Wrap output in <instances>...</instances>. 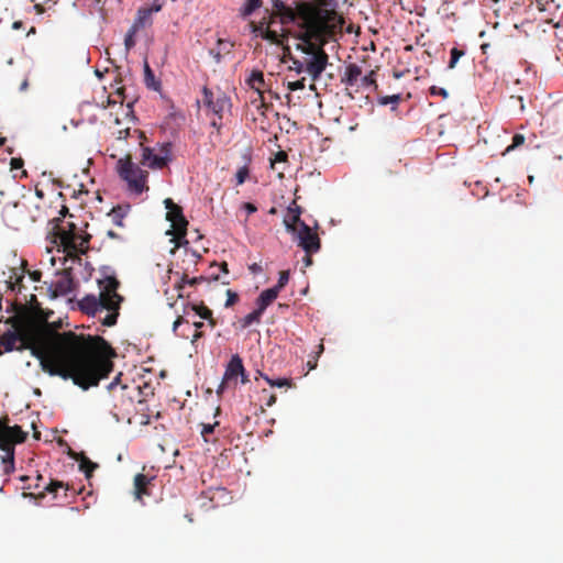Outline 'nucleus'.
Here are the masks:
<instances>
[{
  "label": "nucleus",
  "mask_w": 563,
  "mask_h": 563,
  "mask_svg": "<svg viewBox=\"0 0 563 563\" xmlns=\"http://www.w3.org/2000/svg\"><path fill=\"white\" fill-rule=\"evenodd\" d=\"M23 165H24V162L21 157L11 158V162H10L11 170L21 169L23 167Z\"/></svg>",
  "instance_id": "nucleus-43"
},
{
  "label": "nucleus",
  "mask_w": 563,
  "mask_h": 563,
  "mask_svg": "<svg viewBox=\"0 0 563 563\" xmlns=\"http://www.w3.org/2000/svg\"><path fill=\"white\" fill-rule=\"evenodd\" d=\"M275 402H276V395H274V394L269 395V397L266 401V406L272 407Z\"/></svg>",
  "instance_id": "nucleus-53"
},
{
  "label": "nucleus",
  "mask_w": 563,
  "mask_h": 563,
  "mask_svg": "<svg viewBox=\"0 0 563 563\" xmlns=\"http://www.w3.org/2000/svg\"><path fill=\"white\" fill-rule=\"evenodd\" d=\"M1 463L3 465V475L9 476L14 472V456H3Z\"/></svg>",
  "instance_id": "nucleus-33"
},
{
  "label": "nucleus",
  "mask_w": 563,
  "mask_h": 563,
  "mask_svg": "<svg viewBox=\"0 0 563 563\" xmlns=\"http://www.w3.org/2000/svg\"><path fill=\"white\" fill-rule=\"evenodd\" d=\"M262 5V0H246V3L241 9V15L246 18L251 15L256 9Z\"/></svg>",
  "instance_id": "nucleus-29"
},
{
  "label": "nucleus",
  "mask_w": 563,
  "mask_h": 563,
  "mask_svg": "<svg viewBox=\"0 0 563 563\" xmlns=\"http://www.w3.org/2000/svg\"><path fill=\"white\" fill-rule=\"evenodd\" d=\"M142 146L141 164L152 169H163L167 166L170 161V143H163L159 145L158 153H155V148L144 146L143 142L140 143Z\"/></svg>",
  "instance_id": "nucleus-9"
},
{
  "label": "nucleus",
  "mask_w": 563,
  "mask_h": 563,
  "mask_svg": "<svg viewBox=\"0 0 563 563\" xmlns=\"http://www.w3.org/2000/svg\"><path fill=\"white\" fill-rule=\"evenodd\" d=\"M239 377H241L242 384H246L249 382V377H247V374H246V371L244 367H243V374H240Z\"/></svg>",
  "instance_id": "nucleus-56"
},
{
  "label": "nucleus",
  "mask_w": 563,
  "mask_h": 563,
  "mask_svg": "<svg viewBox=\"0 0 563 563\" xmlns=\"http://www.w3.org/2000/svg\"><path fill=\"white\" fill-rule=\"evenodd\" d=\"M12 29H13V30H20V29H23V22H22V21H15V22H13V24H12Z\"/></svg>",
  "instance_id": "nucleus-57"
},
{
  "label": "nucleus",
  "mask_w": 563,
  "mask_h": 563,
  "mask_svg": "<svg viewBox=\"0 0 563 563\" xmlns=\"http://www.w3.org/2000/svg\"><path fill=\"white\" fill-rule=\"evenodd\" d=\"M363 76L362 67L355 63H350L345 66L343 74L341 75V84L345 86V89H354L355 92L360 91V82Z\"/></svg>",
  "instance_id": "nucleus-13"
},
{
  "label": "nucleus",
  "mask_w": 563,
  "mask_h": 563,
  "mask_svg": "<svg viewBox=\"0 0 563 563\" xmlns=\"http://www.w3.org/2000/svg\"><path fill=\"white\" fill-rule=\"evenodd\" d=\"M294 64L296 65V67H295V68H296V70H297L298 73H301V71H302V68H303L302 63H300L299 60H295V62H294Z\"/></svg>",
  "instance_id": "nucleus-60"
},
{
  "label": "nucleus",
  "mask_w": 563,
  "mask_h": 563,
  "mask_svg": "<svg viewBox=\"0 0 563 563\" xmlns=\"http://www.w3.org/2000/svg\"><path fill=\"white\" fill-rule=\"evenodd\" d=\"M192 309L196 311V313L202 318V319H210L211 316H212V311L203 306V305H200V306H192Z\"/></svg>",
  "instance_id": "nucleus-38"
},
{
  "label": "nucleus",
  "mask_w": 563,
  "mask_h": 563,
  "mask_svg": "<svg viewBox=\"0 0 563 563\" xmlns=\"http://www.w3.org/2000/svg\"><path fill=\"white\" fill-rule=\"evenodd\" d=\"M25 208H26L25 202H15L13 205V209H15V210L25 209Z\"/></svg>",
  "instance_id": "nucleus-58"
},
{
  "label": "nucleus",
  "mask_w": 563,
  "mask_h": 563,
  "mask_svg": "<svg viewBox=\"0 0 563 563\" xmlns=\"http://www.w3.org/2000/svg\"><path fill=\"white\" fill-rule=\"evenodd\" d=\"M312 254L313 253H306L305 257H303V262H305V265L308 267L310 265H312Z\"/></svg>",
  "instance_id": "nucleus-52"
},
{
  "label": "nucleus",
  "mask_w": 563,
  "mask_h": 563,
  "mask_svg": "<svg viewBox=\"0 0 563 563\" xmlns=\"http://www.w3.org/2000/svg\"><path fill=\"white\" fill-rule=\"evenodd\" d=\"M323 350H324L323 344L320 343L318 345V351H317L316 355L309 356V360L307 362V366H308L309 371H312V369H314L317 367V365H318V357L323 352Z\"/></svg>",
  "instance_id": "nucleus-36"
},
{
  "label": "nucleus",
  "mask_w": 563,
  "mask_h": 563,
  "mask_svg": "<svg viewBox=\"0 0 563 563\" xmlns=\"http://www.w3.org/2000/svg\"><path fill=\"white\" fill-rule=\"evenodd\" d=\"M242 208L246 211L247 216L257 211V207L252 202L242 203Z\"/></svg>",
  "instance_id": "nucleus-45"
},
{
  "label": "nucleus",
  "mask_w": 563,
  "mask_h": 563,
  "mask_svg": "<svg viewBox=\"0 0 563 563\" xmlns=\"http://www.w3.org/2000/svg\"><path fill=\"white\" fill-rule=\"evenodd\" d=\"M525 136L522 134H515L512 136V142L510 145H508L505 151L501 152V155H505L506 153L510 152L511 150H515L519 146H521L525 143Z\"/></svg>",
  "instance_id": "nucleus-34"
},
{
  "label": "nucleus",
  "mask_w": 563,
  "mask_h": 563,
  "mask_svg": "<svg viewBox=\"0 0 563 563\" xmlns=\"http://www.w3.org/2000/svg\"><path fill=\"white\" fill-rule=\"evenodd\" d=\"M401 100V96L399 93L391 96H384L378 99L379 104L386 106L388 103H393L397 106Z\"/></svg>",
  "instance_id": "nucleus-37"
},
{
  "label": "nucleus",
  "mask_w": 563,
  "mask_h": 563,
  "mask_svg": "<svg viewBox=\"0 0 563 563\" xmlns=\"http://www.w3.org/2000/svg\"><path fill=\"white\" fill-rule=\"evenodd\" d=\"M152 23V14L150 11L146 10V8H140L136 13V18L132 24L133 27L136 30H141L146 25H150Z\"/></svg>",
  "instance_id": "nucleus-23"
},
{
  "label": "nucleus",
  "mask_w": 563,
  "mask_h": 563,
  "mask_svg": "<svg viewBox=\"0 0 563 563\" xmlns=\"http://www.w3.org/2000/svg\"><path fill=\"white\" fill-rule=\"evenodd\" d=\"M276 18L272 19V15L269 16V21L266 22L265 19H263L258 24L252 23L253 32L260 33V36L263 40L269 41L272 44L275 45H283L284 38H287L286 35H279L276 31H273L269 29V25L274 23Z\"/></svg>",
  "instance_id": "nucleus-14"
},
{
  "label": "nucleus",
  "mask_w": 563,
  "mask_h": 563,
  "mask_svg": "<svg viewBox=\"0 0 563 563\" xmlns=\"http://www.w3.org/2000/svg\"><path fill=\"white\" fill-rule=\"evenodd\" d=\"M52 227L47 232V239L52 244L62 247L63 252L69 257H77L79 254H86L89 249L91 235L78 234L76 225L73 222H67L66 225L63 221L55 219L51 222Z\"/></svg>",
  "instance_id": "nucleus-5"
},
{
  "label": "nucleus",
  "mask_w": 563,
  "mask_h": 563,
  "mask_svg": "<svg viewBox=\"0 0 563 563\" xmlns=\"http://www.w3.org/2000/svg\"><path fill=\"white\" fill-rule=\"evenodd\" d=\"M219 268L221 269V272H223V273H225V274H228V272H229V271H228V264H227L225 262H223V263L219 266Z\"/></svg>",
  "instance_id": "nucleus-62"
},
{
  "label": "nucleus",
  "mask_w": 563,
  "mask_h": 563,
  "mask_svg": "<svg viewBox=\"0 0 563 563\" xmlns=\"http://www.w3.org/2000/svg\"><path fill=\"white\" fill-rule=\"evenodd\" d=\"M202 95L203 106L209 112L218 117L219 120H222L224 112L231 108L230 98L224 92H213L208 87H203Z\"/></svg>",
  "instance_id": "nucleus-10"
},
{
  "label": "nucleus",
  "mask_w": 563,
  "mask_h": 563,
  "mask_svg": "<svg viewBox=\"0 0 563 563\" xmlns=\"http://www.w3.org/2000/svg\"><path fill=\"white\" fill-rule=\"evenodd\" d=\"M295 239L306 253H317L321 247L320 238L307 223L300 222V227L295 233Z\"/></svg>",
  "instance_id": "nucleus-11"
},
{
  "label": "nucleus",
  "mask_w": 563,
  "mask_h": 563,
  "mask_svg": "<svg viewBox=\"0 0 563 563\" xmlns=\"http://www.w3.org/2000/svg\"><path fill=\"white\" fill-rule=\"evenodd\" d=\"M430 93H431V95H441V96H443V97H446V96H448V92H446V90H445V89H443V88H438V87H435V86H432V87L430 88Z\"/></svg>",
  "instance_id": "nucleus-47"
},
{
  "label": "nucleus",
  "mask_w": 563,
  "mask_h": 563,
  "mask_svg": "<svg viewBox=\"0 0 563 563\" xmlns=\"http://www.w3.org/2000/svg\"><path fill=\"white\" fill-rule=\"evenodd\" d=\"M300 214L301 208L296 203V201H292L288 207L287 214L284 218V224L288 232L295 233V231L298 230L300 222H302Z\"/></svg>",
  "instance_id": "nucleus-16"
},
{
  "label": "nucleus",
  "mask_w": 563,
  "mask_h": 563,
  "mask_svg": "<svg viewBox=\"0 0 563 563\" xmlns=\"http://www.w3.org/2000/svg\"><path fill=\"white\" fill-rule=\"evenodd\" d=\"M74 285L71 273L68 269H63L58 273L57 279L51 284L49 291L54 298L66 296L73 291Z\"/></svg>",
  "instance_id": "nucleus-12"
},
{
  "label": "nucleus",
  "mask_w": 563,
  "mask_h": 563,
  "mask_svg": "<svg viewBox=\"0 0 563 563\" xmlns=\"http://www.w3.org/2000/svg\"><path fill=\"white\" fill-rule=\"evenodd\" d=\"M117 169L119 176L128 184V189L131 192L141 195L148 190L146 185L148 173L132 161L131 154H126L118 161Z\"/></svg>",
  "instance_id": "nucleus-6"
},
{
  "label": "nucleus",
  "mask_w": 563,
  "mask_h": 563,
  "mask_svg": "<svg viewBox=\"0 0 563 563\" xmlns=\"http://www.w3.org/2000/svg\"><path fill=\"white\" fill-rule=\"evenodd\" d=\"M287 88L290 91L301 90L305 88V78L296 81H289Z\"/></svg>",
  "instance_id": "nucleus-41"
},
{
  "label": "nucleus",
  "mask_w": 563,
  "mask_h": 563,
  "mask_svg": "<svg viewBox=\"0 0 563 563\" xmlns=\"http://www.w3.org/2000/svg\"><path fill=\"white\" fill-rule=\"evenodd\" d=\"M272 19L278 18L282 24L297 23L308 30V37L322 36L327 33V21L336 16V11L329 9L328 0H272Z\"/></svg>",
  "instance_id": "nucleus-2"
},
{
  "label": "nucleus",
  "mask_w": 563,
  "mask_h": 563,
  "mask_svg": "<svg viewBox=\"0 0 563 563\" xmlns=\"http://www.w3.org/2000/svg\"><path fill=\"white\" fill-rule=\"evenodd\" d=\"M287 157H288V155H287L286 152H284V151L277 152L275 154V157H274L273 162H272V167L274 168L276 163L286 162Z\"/></svg>",
  "instance_id": "nucleus-42"
},
{
  "label": "nucleus",
  "mask_w": 563,
  "mask_h": 563,
  "mask_svg": "<svg viewBox=\"0 0 563 563\" xmlns=\"http://www.w3.org/2000/svg\"><path fill=\"white\" fill-rule=\"evenodd\" d=\"M7 323L11 328L0 338L4 350L10 352L16 343H22L31 349L42 369L51 376L71 379L87 390L98 386L113 371L112 358L117 353L102 336L64 331L36 340L32 333L33 320L25 311L9 318Z\"/></svg>",
  "instance_id": "nucleus-1"
},
{
  "label": "nucleus",
  "mask_w": 563,
  "mask_h": 563,
  "mask_svg": "<svg viewBox=\"0 0 563 563\" xmlns=\"http://www.w3.org/2000/svg\"><path fill=\"white\" fill-rule=\"evenodd\" d=\"M8 418H0V450L3 456H14V444L25 441L27 433L20 426H8Z\"/></svg>",
  "instance_id": "nucleus-8"
},
{
  "label": "nucleus",
  "mask_w": 563,
  "mask_h": 563,
  "mask_svg": "<svg viewBox=\"0 0 563 563\" xmlns=\"http://www.w3.org/2000/svg\"><path fill=\"white\" fill-rule=\"evenodd\" d=\"M183 322H184V318H183V317H178V318L175 320L174 324H173V330H174V331H176V330H177V328H178Z\"/></svg>",
  "instance_id": "nucleus-55"
},
{
  "label": "nucleus",
  "mask_w": 563,
  "mask_h": 563,
  "mask_svg": "<svg viewBox=\"0 0 563 563\" xmlns=\"http://www.w3.org/2000/svg\"><path fill=\"white\" fill-rule=\"evenodd\" d=\"M161 9H162V4L157 3V2H154L150 8H146V10L150 11L151 14H153L154 12L161 11Z\"/></svg>",
  "instance_id": "nucleus-51"
},
{
  "label": "nucleus",
  "mask_w": 563,
  "mask_h": 563,
  "mask_svg": "<svg viewBox=\"0 0 563 563\" xmlns=\"http://www.w3.org/2000/svg\"><path fill=\"white\" fill-rule=\"evenodd\" d=\"M208 280L205 276L189 278L186 274L180 277V280L176 284V288L179 291L178 297H183V289L185 285L197 286L198 284Z\"/></svg>",
  "instance_id": "nucleus-24"
},
{
  "label": "nucleus",
  "mask_w": 563,
  "mask_h": 563,
  "mask_svg": "<svg viewBox=\"0 0 563 563\" xmlns=\"http://www.w3.org/2000/svg\"><path fill=\"white\" fill-rule=\"evenodd\" d=\"M130 211V206H117L112 208V210L109 212V218L111 219L112 223H114L118 227H123V220L126 217V214Z\"/></svg>",
  "instance_id": "nucleus-21"
},
{
  "label": "nucleus",
  "mask_w": 563,
  "mask_h": 563,
  "mask_svg": "<svg viewBox=\"0 0 563 563\" xmlns=\"http://www.w3.org/2000/svg\"><path fill=\"white\" fill-rule=\"evenodd\" d=\"M98 467L97 463H93L87 457H82L80 462V470L85 472L87 477H90L92 472Z\"/></svg>",
  "instance_id": "nucleus-32"
},
{
  "label": "nucleus",
  "mask_w": 563,
  "mask_h": 563,
  "mask_svg": "<svg viewBox=\"0 0 563 563\" xmlns=\"http://www.w3.org/2000/svg\"><path fill=\"white\" fill-rule=\"evenodd\" d=\"M342 18L336 12V16L327 21L325 23V32L320 37L314 36H306L308 32L307 29H301L298 38L302 41V52L311 55V57L306 62L305 70L311 76L312 80L316 81L319 79L323 70L325 69L329 56L323 49V45L327 43L328 37L332 36L335 33L338 24L341 22Z\"/></svg>",
  "instance_id": "nucleus-4"
},
{
  "label": "nucleus",
  "mask_w": 563,
  "mask_h": 563,
  "mask_svg": "<svg viewBox=\"0 0 563 563\" xmlns=\"http://www.w3.org/2000/svg\"><path fill=\"white\" fill-rule=\"evenodd\" d=\"M25 261H21L20 267H13L9 271L8 279L5 280L7 288L10 290H15L18 288V291L21 292L22 290V280L24 278L25 274Z\"/></svg>",
  "instance_id": "nucleus-17"
},
{
  "label": "nucleus",
  "mask_w": 563,
  "mask_h": 563,
  "mask_svg": "<svg viewBox=\"0 0 563 563\" xmlns=\"http://www.w3.org/2000/svg\"><path fill=\"white\" fill-rule=\"evenodd\" d=\"M472 194L476 197H478L479 199H483L485 197L488 196L489 194V190H488V187L487 185H484L483 183L481 181H476L474 184V187L472 189Z\"/></svg>",
  "instance_id": "nucleus-31"
},
{
  "label": "nucleus",
  "mask_w": 563,
  "mask_h": 563,
  "mask_svg": "<svg viewBox=\"0 0 563 563\" xmlns=\"http://www.w3.org/2000/svg\"><path fill=\"white\" fill-rule=\"evenodd\" d=\"M490 48V44L489 43H482L481 44V49H482V55H486L487 54V51Z\"/></svg>",
  "instance_id": "nucleus-54"
},
{
  "label": "nucleus",
  "mask_w": 563,
  "mask_h": 563,
  "mask_svg": "<svg viewBox=\"0 0 563 563\" xmlns=\"http://www.w3.org/2000/svg\"><path fill=\"white\" fill-rule=\"evenodd\" d=\"M164 205L167 209L166 219L172 223V230L167 234H173L172 241L175 242L176 246H180L187 234L188 221L183 213L181 207L176 205L173 199L166 198Z\"/></svg>",
  "instance_id": "nucleus-7"
},
{
  "label": "nucleus",
  "mask_w": 563,
  "mask_h": 563,
  "mask_svg": "<svg viewBox=\"0 0 563 563\" xmlns=\"http://www.w3.org/2000/svg\"><path fill=\"white\" fill-rule=\"evenodd\" d=\"M27 87H29V80H27V78H25V79L22 81L21 86H20V90H21V91H25V90L27 89Z\"/></svg>",
  "instance_id": "nucleus-59"
},
{
  "label": "nucleus",
  "mask_w": 563,
  "mask_h": 563,
  "mask_svg": "<svg viewBox=\"0 0 563 563\" xmlns=\"http://www.w3.org/2000/svg\"><path fill=\"white\" fill-rule=\"evenodd\" d=\"M202 336V332L199 331V330H196V332L194 333L192 335V342L197 341L198 339H200Z\"/></svg>",
  "instance_id": "nucleus-61"
},
{
  "label": "nucleus",
  "mask_w": 563,
  "mask_h": 563,
  "mask_svg": "<svg viewBox=\"0 0 563 563\" xmlns=\"http://www.w3.org/2000/svg\"><path fill=\"white\" fill-rule=\"evenodd\" d=\"M211 126L217 129V135L220 134V129L222 126V120H219V118H214L211 120Z\"/></svg>",
  "instance_id": "nucleus-48"
},
{
  "label": "nucleus",
  "mask_w": 563,
  "mask_h": 563,
  "mask_svg": "<svg viewBox=\"0 0 563 563\" xmlns=\"http://www.w3.org/2000/svg\"><path fill=\"white\" fill-rule=\"evenodd\" d=\"M130 132H131L130 128H126L124 130H119L118 131V139L119 140L126 139L128 136H130Z\"/></svg>",
  "instance_id": "nucleus-50"
},
{
  "label": "nucleus",
  "mask_w": 563,
  "mask_h": 563,
  "mask_svg": "<svg viewBox=\"0 0 563 563\" xmlns=\"http://www.w3.org/2000/svg\"><path fill=\"white\" fill-rule=\"evenodd\" d=\"M227 297L225 307H231L239 300V295L231 289L227 290Z\"/></svg>",
  "instance_id": "nucleus-40"
},
{
  "label": "nucleus",
  "mask_w": 563,
  "mask_h": 563,
  "mask_svg": "<svg viewBox=\"0 0 563 563\" xmlns=\"http://www.w3.org/2000/svg\"><path fill=\"white\" fill-rule=\"evenodd\" d=\"M59 489H64L65 492H67L69 489V486L68 484H65L60 481H55V479H52L45 487H44V490L43 492H40L38 494H35V493H26L24 492L23 493V497H34V498H44L45 496V493H49V494H54V496L56 497L57 495V492Z\"/></svg>",
  "instance_id": "nucleus-18"
},
{
  "label": "nucleus",
  "mask_w": 563,
  "mask_h": 563,
  "mask_svg": "<svg viewBox=\"0 0 563 563\" xmlns=\"http://www.w3.org/2000/svg\"><path fill=\"white\" fill-rule=\"evenodd\" d=\"M450 60L448 64L449 69H454L456 67V64L461 57L465 55V51L463 48H460L457 46H454L450 52Z\"/></svg>",
  "instance_id": "nucleus-28"
},
{
  "label": "nucleus",
  "mask_w": 563,
  "mask_h": 563,
  "mask_svg": "<svg viewBox=\"0 0 563 563\" xmlns=\"http://www.w3.org/2000/svg\"><path fill=\"white\" fill-rule=\"evenodd\" d=\"M29 276L33 282H40L42 273L40 271L29 272Z\"/></svg>",
  "instance_id": "nucleus-49"
},
{
  "label": "nucleus",
  "mask_w": 563,
  "mask_h": 563,
  "mask_svg": "<svg viewBox=\"0 0 563 563\" xmlns=\"http://www.w3.org/2000/svg\"><path fill=\"white\" fill-rule=\"evenodd\" d=\"M278 292L276 289L268 288L261 292L256 300V306L260 311L264 312L266 308L277 298Z\"/></svg>",
  "instance_id": "nucleus-20"
},
{
  "label": "nucleus",
  "mask_w": 563,
  "mask_h": 563,
  "mask_svg": "<svg viewBox=\"0 0 563 563\" xmlns=\"http://www.w3.org/2000/svg\"><path fill=\"white\" fill-rule=\"evenodd\" d=\"M152 478L146 475L139 473L134 476V495L137 500H142L143 496H148L147 489Z\"/></svg>",
  "instance_id": "nucleus-19"
},
{
  "label": "nucleus",
  "mask_w": 563,
  "mask_h": 563,
  "mask_svg": "<svg viewBox=\"0 0 563 563\" xmlns=\"http://www.w3.org/2000/svg\"><path fill=\"white\" fill-rule=\"evenodd\" d=\"M243 361L239 354H234L231 356L223 375V382L221 383L218 394L223 391L225 382L234 380L236 382L240 374H243Z\"/></svg>",
  "instance_id": "nucleus-15"
},
{
  "label": "nucleus",
  "mask_w": 563,
  "mask_h": 563,
  "mask_svg": "<svg viewBox=\"0 0 563 563\" xmlns=\"http://www.w3.org/2000/svg\"><path fill=\"white\" fill-rule=\"evenodd\" d=\"M258 375L261 377H263L266 383L272 386V387H278V388H282V387H292L294 384H292V380L289 379V378H277V379H273L271 377H268L267 375L258 372Z\"/></svg>",
  "instance_id": "nucleus-26"
},
{
  "label": "nucleus",
  "mask_w": 563,
  "mask_h": 563,
  "mask_svg": "<svg viewBox=\"0 0 563 563\" xmlns=\"http://www.w3.org/2000/svg\"><path fill=\"white\" fill-rule=\"evenodd\" d=\"M249 176V168L246 166H242L236 172V184L242 185Z\"/></svg>",
  "instance_id": "nucleus-39"
},
{
  "label": "nucleus",
  "mask_w": 563,
  "mask_h": 563,
  "mask_svg": "<svg viewBox=\"0 0 563 563\" xmlns=\"http://www.w3.org/2000/svg\"><path fill=\"white\" fill-rule=\"evenodd\" d=\"M247 84L262 97L263 89L266 86L263 71L253 70L247 79Z\"/></svg>",
  "instance_id": "nucleus-22"
},
{
  "label": "nucleus",
  "mask_w": 563,
  "mask_h": 563,
  "mask_svg": "<svg viewBox=\"0 0 563 563\" xmlns=\"http://www.w3.org/2000/svg\"><path fill=\"white\" fill-rule=\"evenodd\" d=\"M134 133L139 135L140 139H145L144 133L140 130H134Z\"/></svg>",
  "instance_id": "nucleus-64"
},
{
  "label": "nucleus",
  "mask_w": 563,
  "mask_h": 563,
  "mask_svg": "<svg viewBox=\"0 0 563 563\" xmlns=\"http://www.w3.org/2000/svg\"><path fill=\"white\" fill-rule=\"evenodd\" d=\"M206 320L208 321V323H209V325H210L211 328H214V327L217 325V322H216V320L213 319V317H212V316H211V318H210V319H206Z\"/></svg>",
  "instance_id": "nucleus-63"
},
{
  "label": "nucleus",
  "mask_w": 563,
  "mask_h": 563,
  "mask_svg": "<svg viewBox=\"0 0 563 563\" xmlns=\"http://www.w3.org/2000/svg\"><path fill=\"white\" fill-rule=\"evenodd\" d=\"M214 430V424H203L202 426V430H201V434L202 437L207 440V435L208 434H211Z\"/></svg>",
  "instance_id": "nucleus-46"
},
{
  "label": "nucleus",
  "mask_w": 563,
  "mask_h": 563,
  "mask_svg": "<svg viewBox=\"0 0 563 563\" xmlns=\"http://www.w3.org/2000/svg\"><path fill=\"white\" fill-rule=\"evenodd\" d=\"M120 285L118 278L113 275H108L99 279V295H86L78 301L79 310L92 317L107 310L108 314L102 319L101 323L106 327L114 325L118 321L121 303L124 300L118 292Z\"/></svg>",
  "instance_id": "nucleus-3"
},
{
  "label": "nucleus",
  "mask_w": 563,
  "mask_h": 563,
  "mask_svg": "<svg viewBox=\"0 0 563 563\" xmlns=\"http://www.w3.org/2000/svg\"><path fill=\"white\" fill-rule=\"evenodd\" d=\"M360 89H366L369 87H374L377 89L378 85L376 81V70L372 69L368 74L362 76L361 82H360Z\"/></svg>",
  "instance_id": "nucleus-27"
},
{
  "label": "nucleus",
  "mask_w": 563,
  "mask_h": 563,
  "mask_svg": "<svg viewBox=\"0 0 563 563\" xmlns=\"http://www.w3.org/2000/svg\"><path fill=\"white\" fill-rule=\"evenodd\" d=\"M263 313L264 312L260 311V309L256 308L254 311L246 314L244 318L240 320L241 328L246 329L253 323H260Z\"/></svg>",
  "instance_id": "nucleus-25"
},
{
  "label": "nucleus",
  "mask_w": 563,
  "mask_h": 563,
  "mask_svg": "<svg viewBox=\"0 0 563 563\" xmlns=\"http://www.w3.org/2000/svg\"><path fill=\"white\" fill-rule=\"evenodd\" d=\"M150 80L151 81L154 80V74H153L152 69L150 68L148 64L146 63L145 64V81L148 87H152V85L150 84Z\"/></svg>",
  "instance_id": "nucleus-44"
},
{
  "label": "nucleus",
  "mask_w": 563,
  "mask_h": 563,
  "mask_svg": "<svg viewBox=\"0 0 563 563\" xmlns=\"http://www.w3.org/2000/svg\"><path fill=\"white\" fill-rule=\"evenodd\" d=\"M137 32H139V30H136L135 27H133L131 25V27L129 29L128 33L125 34L124 46H125L128 52L135 46V35H136Z\"/></svg>",
  "instance_id": "nucleus-30"
},
{
  "label": "nucleus",
  "mask_w": 563,
  "mask_h": 563,
  "mask_svg": "<svg viewBox=\"0 0 563 563\" xmlns=\"http://www.w3.org/2000/svg\"><path fill=\"white\" fill-rule=\"evenodd\" d=\"M288 282H289V272L282 271L279 273V278H278L277 284L272 288L276 289V291L279 294V291L287 285Z\"/></svg>",
  "instance_id": "nucleus-35"
}]
</instances>
